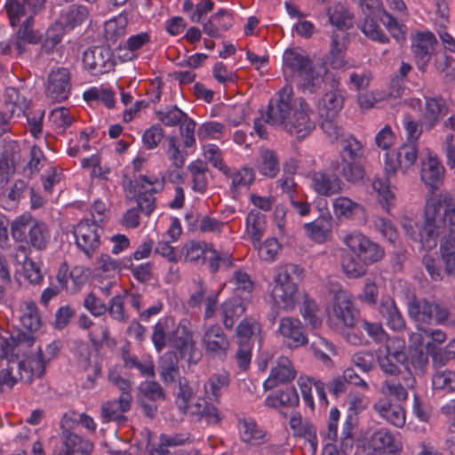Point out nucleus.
Listing matches in <instances>:
<instances>
[{
    "label": "nucleus",
    "instance_id": "4468645a",
    "mask_svg": "<svg viewBox=\"0 0 455 455\" xmlns=\"http://www.w3.org/2000/svg\"><path fill=\"white\" fill-rule=\"evenodd\" d=\"M437 40L429 31L418 33L413 39L411 51L418 68L425 72L435 51Z\"/></svg>",
    "mask_w": 455,
    "mask_h": 455
},
{
    "label": "nucleus",
    "instance_id": "393cba45",
    "mask_svg": "<svg viewBox=\"0 0 455 455\" xmlns=\"http://www.w3.org/2000/svg\"><path fill=\"white\" fill-rule=\"evenodd\" d=\"M238 428L241 440L250 445L259 446L270 441V435L252 419L239 420Z\"/></svg>",
    "mask_w": 455,
    "mask_h": 455
},
{
    "label": "nucleus",
    "instance_id": "a18cd8bd",
    "mask_svg": "<svg viewBox=\"0 0 455 455\" xmlns=\"http://www.w3.org/2000/svg\"><path fill=\"white\" fill-rule=\"evenodd\" d=\"M229 384L230 377L228 372L212 374L204 383L205 394L209 399L218 401Z\"/></svg>",
    "mask_w": 455,
    "mask_h": 455
},
{
    "label": "nucleus",
    "instance_id": "aec40b11",
    "mask_svg": "<svg viewBox=\"0 0 455 455\" xmlns=\"http://www.w3.org/2000/svg\"><path fill=\"white\" fill-rule=\"evenodd\" d=\"M311 186L318 195L331 196L342 190L343 183L333 169L312 173Z\"/></svg>",
    "mask_w": 455,
    "mask_h": 455
},
{
    "label": "nucleus",
    "instance_id": "052dcab7",
    "mask_svg": "<svg viewBox=\"0 0 455 455\" xmlns=\"http://www.w3.org/2000/svg\"><path fill=\"white\" fill-rule=\"evenodd\" d=\"M65 30H67V28L58 20L47 29L43 48L47 52L52 51L61 42Z\"/></svg>",
    "mask_w": 455,
    "mask_h": 455
},
{
    "label": "nucleus",
    "instance_id": "b1692460",
    "mask_svg": "<svg viewBox=\"0 0 455 455\" xmlns=\"http://www.w3.org/2000/svg\"><path fill=\"white\" fill-rule=\"evenodd\" d=\"M140 180L143 182V188L144 184L153 186L151 189L140 194L138 196V207L146 215L149 216L155 210V197L153 196V194L159 193L164 188L165 178L164 176L159 179L156 176L148 177L147 175H140Z\"/></svg>",
    "mask_w": 455,
    "mask_h": 455
},
{
    "label": "nucleus",
    "instance_id": "8fccbe9b",
    "mask_svg": "<svg viewBox=\"0 0 455 455\" xmlns=\"http://www.w3.org/2000/svg\"><path fill=\"white\" fill-rule=\"evenodd\" d=\"M342 151L340 153L341 160L361 162L363 156L362 143L352 135H347L342 139Z\"/></svg>",
    "mask_w": 455,
    "mask_h": 455
},
{
    "label": "nucleus",
    "instance_id": "e2e57ef3",
    "mask_svg": "<svg viewBox=\"0 0 455 455\" xmlns=\"http://www.w3.org/2000/svg\"><path fill=\"white\" fill-rule=\"evenodd\" d=\"M321 128L331 142L342 141L347 135L343 128L339 125L337 118H321Z\"/></svg>",
    "mask_w": 455,
    "mask_h": 455
},
{
    "label": "nucleus",
    "instance_id": "f8f14e48",
    "mask_svg": "<svg viewBox=\"0 0 455 455\" xmlns=\"http://www.w3.org/2000/svg\"><path fill=\"white\" fill-rule=\"evenodd\" d=\"M407 360L404 341L388 339L384 350H379L378 363L380 369L387 374L395 375L400 372V367Z\"/></svg>",
    "mask_w": 455,
    "mask_h": 455
},
{
    "label": "nucleus",
    "instance_id": "bb28decb",
    "mask_svg": "<svg viewBox=\"0 0 455 455\" xmlns=\"http://www.w3.org/2000/svg\"><path fill=\"white\" fill-rule=\"evenodd\" d=\"M233 26V17L230 12L221 9L212 14L207 21L203 23V32L213 38H220L223 33Z\"/></svg>",
    "mask_w": 455,
    "mask_h": 455
},
{
    "label": "nucleus",
    "instance_id": "dca6fc26",
    "mask_svg": "<svg viewBox=\"0 0 455 455\" xmlns=\"http://www.w3.org/2000/svg\"><path fill=\"white\" fill-rule=\"evenodd\" d=\"M71 92L70 72L68 68H59L48 76L46 95L53 101L66 100Z\"/></svg>",
    "mask_w": 455,
    "mask_h": 455
},
{
    "label": "nucleus",
    "instance_id": "49530a36",
    "mask_svg": "<svg viewBox=\"0 0 455 455\" xmlns=\"http://www.w3.org/2000/svg\"><path fill=\"white\" fill-rule=\"evenodd\" d=\"M265 216L258 211H251L246 218V229L253 246L259 245L265 231Z\"/></svg>",
    "mask_w": 455,
    "mask_h": 455
},
{
    "label": "nucleus",
    "instance_id": "1a4fd4ad",
    "mask_svg": "<svg viewBox=\"0 0 455 455\" xmlns=\"http://www.w3.org/2000/svg\"><path fill=\"white\" fill-rule=\"evenodd\" d=\"M409 316L417 323L418 329L424 328L423 324H445L455 326V315L448 309L434 301L424 299H414L408 303Z\"/></svg>",
    "mask_w": 455,
    "mask_h": 455
},
{
    "label": "nucleus",
    "instance_id": "5fc2aeb1",
    "mask_svg": "<svg viewBox=\"0 0 455 455\" xmlns=\"http://www.w3.org/2000/svg\"><path fill=\"white\" fill-rule=\"evenodd\" d=\"M303 298L304 300L300 307L301 315L312 329L316 330L322 325V318L318 315V307L307 294H304Z\"/></svg>",
    "mask_w": 455,
    "mask_h": 455
},
{
    "label": "nucleus",
    "instance_id": "e433bc0d",
    "mask_svg": "<svg viewBox=\"0 0 455 455\" xmlns=\"http://www.w3.org/2000/svg\"><path fill=\"white\" fill-rule=\"evenodd\" d=\"M29 102L26 98L20 95V92L14 87H8L4 92V107L8 117L20 116L26 114Z\"/></svg>",
    "mask_w": 455,
    "mask_h": 455
},
{
    "label": "nucleus",
    "instance_id": "864d4df0",
    "mask_svg": "<svg viewBox=\"0 0 455 455\" xmlns=\"http://www.w3.org/2000/svg\"><path fill=\"white\" fill-rule=\"evenodd\" d=\"M205 260L209 262L211 272L216 273L221 267L228 268L232 265V255L228 252H219L210 243L204 262Z\"/></svg>",
    "mask_w": 455,
    "mask_h": 455
},
{
    "label": "nucleus",
    "instance_id": "0e129e2a",
    "mask_svg": "<svg viewBox=\"0 0 455 455\" xmlns=\"http://www.w3.org/2000/svg\"><path fill=\"white\" fill-rule=\"evenodd\" d=\"M361 30L372 41H377L381 44L388 42L387 36L381 31L378 23L373 20V18L370 17L369 14H366V18L361 27Z\"/></svg>",
    "mask_w": 455,
    "mask_h": 455
},
{
    "label": "nucleus",
    "instance_id": "09e8293b",
    "mask_svg": "<svg viewBox=\"0 0 455 455\" xmlns=\"http://www.w3.org/2000/svg\"><path fill=\"white\" fill-rule=\"evenodd\" d=\"M261 331L260 324L252 317L243 318L236 327L237 343H251L252 338Z\"/></svg>",
    "mask_w": 455,
    "mask_h": 455
},
{
    "label": "nucleus",
    "instance_id": "a19ab883",
    "mask_svg": "<svg viewBox=\"0 0 455 455\" xmlns=\"http://www.w3.org/2000/svg\"><path fill=\"white\" fill-rule=\"evenodd\" d=\"M20 323L30 332L37 331L42 324L36 304L32 300L24 301L20 306Z\"/></svg>",
    "mask_w": 455,
    "mask_h": 455
},
{
    "label": "nucleus",
    "instance_id": "c9c22d12",
    "mask_svg": "<svg viewBox=\"0 0 455 455\" xmlns=\"http://www.w3.org/2000/svg\"><path fill=\"white\" fill-rule=\"evenodd\" d=\"M371 444L374 451L395 454L402 449V444L387 429L381 428L376 431L371 438Z\"/></svg>",
    "mask_w": 455,
    "mask_h": 455
},
{
    "label": "nucleus",
    "instance_id": "a211bd4d",
    "mask_svg": "<svg viewBox=\"0 0 455 455\" xmlns=\"http://www.w3.org/2000/svg\"><path fill=\"white\" fill-rule=\"evenodd\" d=\"M333 313L347 327H355L361 321L358 309L355 307L350 294L345 291L336 293Z\"/></svg>",
    "mask_w": 455,
    "mask_h": 455
},
{
    "label": "nucleus",
    "instance_id": "79ce46f5",
    "mask_svg": "<svg viewBox=\"0 0 455 455\" xmlns=\"http://www.w3.org/2000/svg\"><path fill=\"white\" fill-rule=\"evenodd\" d=\"M60 351L59 342L53 341L47 345L45 355L39 348L37 355L29 361L31 373L38 378L42 377L45 371L47 362L52 360Z\"/></svg>",
    "mask_w": 455,
    "mask_h": 455
},
{
    "label": "nucleus",
    "instance_id": "4be33fe9",
    "mask_svg": "<svg viewBox=\"0 0 455 455\" xmlns=\"http://www.w3.org/2000/svg\"><path fill=\"white\" fill-rule=\"evenodd\" d=\"M314 65L310 57L300 48L286 49L283 54V70L286 75L299 76Z\"/></svg>",
    "mask_w": 455,
    "mask_h": 455
},
{
    "label": "nucleus",
    "instance_id": "2f4dec72",
    "mask_svg": "<svg viewBox=\"0 0 455 455\" xmlns=\"http://www.w3.org/2000/svg\"><path fill=\"white\" fill-rule=\"evenodd\" d=\"M158 369L161 379L165 385L175 383L182 379L179 367V358L173 351H168L160 357Z\"/></svg>",
    "mask_w": 455,
    "mask_h": 455
},
{
    "label": "nucleus",
    "instance_id": "cd10ccee",
    "mask_svg": "<svg viewBox=\"0 0 455 455\" xmlns=\"http://www.w3.org/2000/svg\"><path fill=\"white\" fill-rule=\"evenodd\" d=\"M444 168L441 162L434 156H428L422 161L420 176L422 181L434 190L440 187L443 181Z\"/></svg>",
    "mask_w": 455,
    "mask_h": 455
},
{
    "label": "nucleus",
    "instance_id": "2eb2a0df",
    "mask_svg": "<svg viewBox=\"0 0 455 455\" xmlns=\"http://www.w3.org/2000/svg\"><path fill=\"white\" fill-rule=\"evenodd\" d=\"M205 352L213 357L224 359L230 347L228 337L219 324L206 328L203 336Z\"/></svg>",
    "mask_w": 455,
    "mask_h": 455
},
{
    "label": "nucleus",
    "instance_id": "f3484780",
    "mask_svg": "<svg viewBox=\"0 0 455 455\" xmlns=\"http://www.w3.org/2000/svg\"><path fill=\"white\" fill-rule=\"evenodd\" d=\"M331 89L326 92L319 101L318 113L320 118H337L344 107V95L339 88V81L333 79Z\"/></svg>",
    "mask_w": 455,
    "mask_h": 455
},
{
    "label": "nucleus",
    "instance_id": "72a5a7b5",
    "mask_svg": "<svg viewBox=\"0 0 455 455\" xmlns=\"http://www.w3.org/2000/svg\"><path fill=\"white\" fill-rule=\"evenodd\" d=\"M245 313V305L240 298L227 299L220 306L221 322L225 328L232 330L238 319Z\"/></svg>",
    "mask_w": 455,
    "mask_h": 455
},
{
    "label": "nucleus",
    "instance_id": "39448f33",
    "mask_svg": "<svg viewBox=\"0 0 455 455\" xmlns=\"http://www.w3.org/2000/svg\"><path fill=\"white\" fill-rule=\"evenodd\" d=\"M303 278V271L294 264L281 266L274 277L271 297L279 308L291 312L299 303L301 294L299 283Z\"/></svg>",
    "mask_w": 455,
    "mask_h": 455
},
{
    "label": "nucleus",
    "instance_id": "0eeeda50",
    "mask_svg": "<svg viewBox=\"0 0 455 455\" xmlns=\"http://www.w3.org/2000/svg\"><path fill=\"white\" fill-rule=\"evenodd\" d=\"M330 22L339 28L333 32L331 43V66L334 68H340L346 65L343 53L347 49L345 30L353 26L354 16L343 4H336L328 12Z\"/></svg>",
    "mask_w": 455,
    "mask_h": 455
},
{
    "label": "nucleus",
    "instance_id": "6e6d98bb",
    "mask_svg": "<svg viewBox=\"0 0 455 455\" xmlns=\"http://www.w3.org/2000/svg\"><path fill=\"white\" fill-rule=\"evenodd\" d=\"M440 251L448 275L455 274V235L441 241Z\"/></svg>",
    "mask_w": 455,
    "mask_h": 455
},
{
    "label": "nucleus",
    "instance_id": "58836bf2",
    "mask_svg": "<svg viewBox=\"0 0 455 455\" xmlns=\"http://www.w3.org/2000/svg\"><path fill=\"white\" fill-rule=\"evenodd\" d=\"M331 216H322L312 222L304 224L307 236L316 243L325 242L331 235Z\"/></svg>",
    "mask_w": 455,
    "mask_h": 455
},
{
    "label": "nucleus",
    "instance_id": "774afa93",
    "mask_svg": "<svg viewBox=\"0 0 455 455\" xmlns=\"http://www.w3.org/2000/svg\"><path fill=\"white\" fill-rule=\"evenodd\" d=\"M435 67L436 70L443 74L447 82L455 79V60L447 54H442L435 58Z\"/></svg>",
    "mask_w": 455,
    "mask_h": 455
},
{
    "label": "nucleus",
    "instance_id": "5701e85b",
    "mask_svg": "<svg viewBox=\"0 0 455 455\" xmlns=\"http://www.w3.org/2000/svg\"><path fill=\"white\" fill-rule=\"evenodd\" d=\"M327 69L323 65H312L298 76V86L303 93L314 94L322 89Z\"/></svg>",
    "mask_w": 455,
    "mask_h": 455
},
{
    "label": "nucleus",
    "instance_id": "37998d69",
    "mask_svg": "<svg viewBox=\"0 0 455 455\" xmlns=\"http://www.w3.org/2000/svg\"><path fill=\"white\" fill-rule=\"evenodd\" d=\"M257 168L261 175L271 179L275 178L280 171L279 158L276 153L267 148L261 149Z\"/></svg>",
    "mask_w": 455,
    "mask_h": 455
},
{
    "label": "nucleus",
    "instance_id": "9d476101",
    "mask_svg": "<svg viewBox=\"0 0 455 455\" xmlns=\"http://www.w3.org/2000/svg\"><path fill=\"white\" fill-rule=\"evenodd\" d=\"M102 231L96 220H81L73 228L76 245L88 259H92L99 249Z\"/></svg>",
    "mask_w": 455,
    "mask_h": 455
},
{
    "label": "nucleus",
    "instance_id": "680f3d73",
    "mask_svg": "<svg viewBox=\"0 0 455 455\" xmlns=\"http://www.w3.org/2000/svg\"><path fill=\"white\" fill-rule=\"evenodd\" d=\"M156 116L158 119L167 126L180 124L188 117V115L176 106L159 110L156 112Z\"/></svg>",
    "mask_w": 455,
    "mask_h": 455
},
{
    "label": "nucleus",
    "instance_id": "a878e982",
    "mask_svg": "<svg viewBox=\"0 0 455 455\" xmlns=\"http://www.w3.org/2000/svg\"><path fill=\"white\" fill-rule=\"evenodd\" d=\"M296 377L291 361L287 357L278 359L276 365L271 370L268 378L264 382L266 389H272L280 384H285L293 380Z\"/></svg>",
    "mask_w": 455,
    "mask_h": 455
},
{
    "label": "nucleus",
    "instance_id": "4c0bfd02",
    "mask_svg": "<svg viewBox=\"0 0 455 455\" xmlns=\"http://www.w3.org/2000/svg\"><path fill=\"white\" fill-rule=\"evenodd\" d=\"M446 112L445 102L442 98L426 99L423 124L428 130L434 128Z\"/></svg>",
    "mask_w": 455,
    "mask_h": 455
},
{
    "label": "nucleus",
    "instance_id": "6ab92c4d",
    "mask_svg": "<svg viewBox=\"0 0 455 455\" xmlns=\"http://www.w3.org/2000/svg\"><path fill=\"white\" fill-rule=\"evenodd\" d=\"M278 331L290 347H299L308 342L303 324L298 318L283 317L279 323Z\"/></svg>",
    "mask_w": 455,
    "mask_h": 455
},
{
    "label": "nucleus",
    "instance_id": "f704fd0d",
    "mask_svg": "<svg viewBox=\"0 0 455 455\" xmlns=\"http://www.w3.org/2000/svg\"><path fill=\"white\" fill-rule=\"evenodd\" d=\"M90 17V11L82 4H71L64 8L59 20L67 28V30H72L84 24Z\"/></svg>",
    "mask_w": 455,
    "mask_h": 455
},
{
    "label": "nucleus",
    "instance_id": "603ef678",
    "mask_svg": "<svg viewBox=\"0 0 455 455\" xmlns=\"http://www.w3.org/2000/svg\"><path fill=\"white\" fill-rule=\"evenodd\" d=\"M62 440L72 455L75 453L88 455L92 450L91 443L68 430L63 432Z\"/></svg>",
    "mask_w": 455,
    "mask_h": 455
},
{
    "label": "nucleus",
    "instance_id": "20e7f679",
    "mask_svg": "<svg viewBox=\"0 0 455 455\" xmlns=\"http://www.w3.org/2000/svg\"><path fill=\"white\" fill-rule=\"evenodd\" d=\"M418 147L415 141H407L397 151L385 154V172L387 180L381 179L373 182V188L379 195V201L385 209H388L395 200V194L390 188L392 179L397 171L405 173L416 162Z\"/></svg>",
    "mask_w": 455,
    "mask_h": 455
},
{
    "label": "nucleus",
    "instance_id": "3c124183",
    "mask_svg": "<svg viewBox=\"0 0 455 455\" xmlns=\"http://www.w3.org/2000/svg\"><path fill=\"white\" fill-rule=\"evenodd\" d=\"M5 333L7 336H4V339L8 342L9 347H3L2 355L4 357L12 354L16 347L22 346L25 347H30L36 340V337L34 335L35 332L19 331L16 334L9 335L8 332Z\"/></svg>",
    "mask_w": 455,
    "mask_h": 455
},
{
    "label": "nucleus",
    "instance_id": "f257e3e1",
    "mask_svg": "<svg viewBox=\"0 0 455 455\" xmlns=\"http://www.w3.org/2000/svg\"><path fill=\"white\" fill-rule=\"evenodd\" d=\"M293 90L284 86L275 101L270 100L266 112L261 114L265 123L283 129L301 140L309 135L315 128V123L310 117L313 111L302 98L293 99Z\"/></svg>",
    "mask_w": 455,
    "mask_h": 455
},
{
    "label": "nucleus",
    "instance_id": "423d86ee",
    "mask_svg": "<svg viewBox=\"0 0 455 455\" xmlns=\"http://www.w3.org/2000/svg\"><path fill=\"white\" fill-rule=\"evenodd\" d=\"M173 320L172 318H161L154 326L152 342L159 353L169 343L184 356L194 348L195 343L192 332L185 325L180 324L174 330H171Z\"/></svg>",
    "mask_w": 455,
    "mask_h": 455
},
{
    "label": "nucleus",
    "instance_id": "bf43d9fd",
    "mask_svg": "<svg viewBox=\"0 0 455 455\" xmlns=\"http://www.w3.org/2000/svg\"><path fill=\"white\" fill-rule=\"evenodd\" d=\"M127 20L124 16L115 17L105 23V37L115 42L125 33Z\"/></svg>",
    "mask_w": 455,
    "mask_h": 455
},
{
    "label": "nucleus",
    "instance_id": "c756f323",
    "mask_svg": "<svg viewBox=\"0 0 455 455\" xmlns=\"http://www.w3.org/2000/svg\"><path fill=\"white\" fill-rule=\"evenodd\" d=\"M378 311L386 321V324L393 331H401L405 329V320L391 298H383Z\"/></svg>",
    "mask_w": 455,
    "mask_h": 455
},
{
    "label": "nucleus",
    "instance_id": "7ed1b4c3",
    "mask_svg": "<svg viewBox=\"0 0 455 455\" xmlns=\"http://www.w3.org/2000/svg\"><path fill=\"white\" fill-rule=\"evenodd\" d=\"M349 253L342 257V269L349 278H359L367 273L369 266L380 261L384 249L362 233L354 232L342 237Z\"/></svg>",
    "mask_w": 455,
    "mask_h": 455
},
{
    "label": "nucleus",
    "instance_id": "c03bdc74",
    "mask_svg": "<svg viewBox=\"0 0 455 455\" xmlns=\"http://www.w3.org/2000/svg\"><path fill=\"white\" fill-rule=\"evenodd\" d=\"M266 405L271 408L296 407L299 405V397L293 387H288L285 390L276 393L275 395H268L266 398Z\"/></svg>",
    "mask_w": 455,
    "mask_h": 455
},
{
    "label": "nucleus",
    "instance_id": "6e6552de",
    "mask_svg": "<svg viewBox=\"0 0 455 455\" xmlns=\"http://www.w3.org/2000/svg\"><path fill=\"white\" fill-rule=\"evenodd\" d=\"M11 234L15 241L26 242L37 251L45 250L51 237L47 225L29 214H23L12 221Z\"/></svg>",
    "mask_w": 455,
    "mask_h": 455
},
{
    "label": "nucleus",
    "instance_id": "9b49d317",
    "mask_svg": "<svg viewBox=\"0 0 455 455\" xmlns=\"http://www.w3.org/2000/svg\"><path fill=\"white\" fill-rule=\"evenodd\" d=\"M45 0H7L5 8L12 27L21 23V27H32L34 15L37 13L44 4Z\"/></svg>",
    "mask_w": 455,
    "mask_h": 455
},
{
    "label": "nucleus",
    "instance_id": "338daca9",
    "mask_svg": "<svg viewBox=\"0 0 455 455\" xmlns=\"http://www.w3.org/2000/svg\"><path fill=\"white\" fill-rule=\"evenodd\" d=\"M50 120L55 125L56 129L60 130V132H63L72 124L74 117L70 116L69 109L61 107L52 110L50 114Z\"/></svg>",
    "mask_w": 455,
    "mask_h": 455
},
{
    "label": "nucleus",
    "instance_id": "c85d7f7f",
    "mask_svg": "<svg viewBox=\"0 0 455 455\" xmlns=\"http://www.w3.org/2000/svg\"><path fill=\"white\" fill-rule=\"evenodd\" d=\"M339 416L340 412L336 407L331 409L327 427L320 432V436L324 443L322 455H339L336 446L333 444L338 438V421Z\"/></svg>",
    "mask_w": 455,
    "mask_h": 455
},
{
    "label": "nucleus",
    "instance_id": "ea45409f",
    "mask_svg": "<svg viewBox=\"0 0 455 455\" xmlns=\"http://www.w3.org/2000/svg\"><path fill=\"white\" fill-rule=\"evenodd\" d=\"M337 176H343L347 181L355 183L363 180L364 170L361 162L347 161L346 159L332 164Z\"/></svg>",
    "mask_w": 455,
    "mask_h": 455
},
{
    "label": "nucleus",
    "instance_id": "473e14b6",
    "mask_svg": "<svg viewBox=\"0 0 455 455\" xmlns=\"http://www.w3.org/2000/svg\"><path fill=\"white\" fill-rule=\"evenodd\" d=\"M290 427L297 436L304 437L309 443L313 454L317 451L318 440L316 428L308 421H304L301 415L293 412L290 419Z\"/></svg>",
    "mask_w": 455,
    "mask_h": 455
},
{
    "label": "nucleus",
    "instance_id": "de8ad7c7",
    "mask_svg": "<svg viewBox=\"0 0 455 455\" xmlns=\"http://www.w3.org/2000/svg\"><path fill=\"white\" fill-rule=\"evenodd\" d=\"M223 173L231 180V191L233 193H235L240 188L250 186L255 180L253 169L248 167L238 170L228 168V172Z\"/></svg>",
    "mask_w": 455,
    "mask_h": 455
},
{
    "label": "nucleus",
    "instance_id": "69168bd1",
    "mask_svg": "<svg viewBox=\"0 0 455 455\" xmlns=\"http://www.w3.org/2000/svg\"><path fill=\"white\" fill-rule=\"evenodd\" d=\"M359 207L360 205L357 203L353 202L348 197L340 196L333 202L334 213L338 218H351Z\"/></svg>",
    "mask_w": 455,
    "mask_h": 455
},
{
    "label": "nucleus",
    "instance_id": "ddd939ff",
    "mask_svg": "<svg viewBox=\"0 0 455 455\" xmlns=\"http://www.w3.org/2000/svg\"><path fill=\"white\" fill-rule=\"evenodd\" d=\"M113 55L109 48L95 46L86 50L83 55V63L93 76H100L113 69Z\"/></svg>",
    "mask_w": 455,
    "mask_h": 455
},
{
    "label": "nucleus",
    "instance_id": "13d9d810",
    "mask_svg": "<svg viewBox=\"0 0 455 455\" xmlns=\"http://www.w3.org/2000/svg\"><path fill=\"white\" fill-rule=\"evenodd\" d=\"M39 40L38 35L31 28V27H20L16 34L14 43L15 50L19 55L27 51L28 44H36Z\"/></svg>",
    "mask_w": 455,
    "mask_h": 455
},
{
    "label": "nucleus",
    "instance_id": "4d7b16f0",
    "mask_svg": "<svg viewBox=\"0 0 455 455\" xmlns=\"http://www.w3.org/2000/svg\"><path fill=\"white\" fill-rule=\"evenodd\" d=\"M432 386L435 390L444 393L455 392V372L448 370L437 371L432 377Z\"/></svg>",
    "mask_w": 455,
    "mask_h": 455
},
{
    "label": "nucleus",
    "instance_id": "412c9836",
    "mask_svg": "<svg viewBox=\"0 0 455 455\" xmlns=\"http://www.w3.org/2000/svg\"><path fill=\"white\" fill-rule=\"evenodd\" d=\"M132 396L121 394L118 399L106 402L101 406V416L106 422H116L123 426L127 421L124 415L131 410Z\"/></svg>",
    "mask_w": 455,
    "mask_h": 455
},
{
    "label": "nucleus",
    "instance_id": "7c9ffc66",
    "mask_svg": "<svg viewBox=\"0 0 455 455\" xmlns=\"http://www.w3.org/2000/svg\"><path fill=\"white\" fill-rule=\"evenodd\" d=\"M375 411L390 424L401 427L405 423V411L400 404H393L387 399H379L374 405Z\"/></svg>",
    "mask_w": 455,
    "mask_h": 455
},
{
    "label": "nucleus",
    "instance_id": "f03ea898",
    "mask_svg": "<svg viewBox=\"0 0 455 455\" xmlns=\"http://www.w3.org/2000/svg\"><path fill=\"white\" fill-rule=\"evenodd\" d=\"M455 234V200L449 194H440L427 202L425 220L419 228V241L422 247L431 250L437 245L440 235L445 238Z\"/></svg>",
    "mask_w": 455,
    "mask_h": 455
}]
</instances>
